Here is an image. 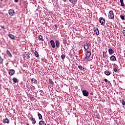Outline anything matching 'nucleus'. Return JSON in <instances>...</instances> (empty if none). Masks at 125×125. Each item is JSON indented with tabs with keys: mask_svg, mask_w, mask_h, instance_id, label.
I'll return each instance as SVG.
<instances>
[{
	"mask_svg": "<svg viewBox=\"0 0 125 125\" xmlns=\"http://www.w3.org/2000/svg\"><path fill=\"white\" fill-rule=\"evenodd\" d=\"M115 16V15H114V12L112 10H111L108 13V19H111L112 20L114 19V17Z\"/></svg>",
	"mask_w": 125,
	"mask_h": 125,
	"instance_id": "nucleus-1",
	"label": "nucleus"
},
{
	"mask_svg": "<svg viewBox=\"0 0 125 125\" xmlns=\"http://www.w3.org/2000/svg\"><path fill=\"white\" fill-rule=\"evenodd\" d=\"M24 59H29L30 58V53L28 52H24L23 54Z\"/></svg>",
	"mask_w": 125,
	"mask_h": 125,
	"instance_id": "nucleus-2",
	"label": "nucleus"
},
{
	"mask_svg": "<svg viewBox=\"0 0 125 125\" xmlns=\"http://www.w3.org/2000/svg\"><path fill=\"white\" fill-rule=\"evenodd\" d=\"M8 14L10 16H14L15 15V11L13 9H10L8 10Z\"/></svg>",
	"mask_w": 125,
	"mask_h": 125,
	"instance_id": "nucleus-3",
	"label": "nucleus"
},
{
	"mask_svg": "<svg viewBox=\"0 0 125 125\" xmlns=\"http://www.w3.org/2000/svg\"><path fill=\"white\" fill-rule=\"evenodd\" d=\"M99 22L101 24V25H105V19L103 18V17H101L99 19Z\"/></svg>",
	"mask_w": 125,
	"mask_h": 125,
	"instance_id": "nucleus-4",
	"label": "nucleus"
},
{
	"mask_svg": "<svg viewBox=\"0 0 125 125\" xmlns=\"http://www.w3.org/2000/svg\"><path fill=\"white\" fill-rule=\"evenodd\" d=\"M82 92L83 96L87 97L88 96V94H89V93L86 90H83Z\"/></svg>",
	"mask_w": 125,
	"mask_h": 125,
	"instance_id": "nucleus-5",
	"label": "nucleus"
},
{
	"mask_svg": "<svg viewBox=\"0 0 125 125\" xmlns=\"http://www.w3.org/2000/svg\"><path fill=\"white\" fill-rule=\"evenodd\" d=\"M110 61H113V62H115L116 60H117V58H116V56L114 55H112L110 58Z\"/></svg>",
	"mask_w": 125,
	"mask_h": 125,
	"instance_id": "nucleus-6",
	"label": "nucleus"
},
{
	"mask_svg": "<svg viewBox=\"0 0 125 125\" xmlns=\"http://www.w3.org/2000/svg\"><path fill=\"white\" fill-rule=\"evenodd\" d=\"M14 74H15V70H14V69H10L9 75H10V76H13Z\"/></svg>",
	"mask_w": 125,
	"mask_h": 125,
	"instance_id": "nucleus-7",
	"label": "nucleus"
},
{
	"mask_svg": "<svg viewBox=\"0 0 125 125\" xmlns=\"http://www.w3.org/2000/svg\"><path fill=\"white\" fill-rule=\"evenodd\" d=\"M50 42H51V45L52 47H53V48H55V42H54V41L51 40Z\"/></svg>",
	"mask_w": 125,
	"mask_h": 125,
	"instance_id": "nucleus-8",
	"label": "nucleus"
},
{
	"mask_svg": "<svg viewBox=\"0 0 125 125\" xmlns=\"http://www.w3.org/2000/svg\"><path fill=\"white\" fill-rule=\"evenodd\" d=\"M108 53H109V55H112V54H113L114 53V50H112V48H109L108 49Z\"/></svg>",
	"mask_w": 125,
	"mask_h": 125,
	"instance_id": "nucleus-9",
	"label": "nucleus"
},
{
	"mask_svg": "<svg viewBox=\"0 0 125 125\" xmlns=\"http://www.w3.org/2000/svg\"><path fill=\"white\" fill-rule=\"evenodd\" d=\"M3 123L9 124V120L7 119V118H5L4 119H3Z\"/></svg>",
	"mask_w": 125,
	"mask_h": 125,
	"instance_id": "nucleus-10",
	"label": "nucleus"
},
{
	"mask_svg": "<svg viewBox=\"0 0 125 125\" xmlns=\"http://www.w3.org/2000/svg\"><path fill=\"white\" fill-rule=\"evenodd\" d=\"M95 34L97 35V36H98L99 35V30H98V28H96L95 30H94Z\"/></svg>",
	"mask_w": 125,
	"mask_h": 125,
	"instance_id": "nucleus-11",
	"label": "nucleus"
},
{
	"mask_svg": "<svg viewBox=\"0 0 125 125\" xmlns=\"http://www.w3.org/2000/svg\"><path fill=\"white\" fill-rule=\"evenodd\" d=\"M8 36L11 38V40H15V37H14V35L11 34H8Z\"/></svg>",
	"mask_w": 125,
	"mask_h": 125,
	"instance_id": "nucleus-12",
	"label": "nucleus"
},
{
	"mask_svg": "<svg viewBox=\"0 0 125 125\" xmlns=\"http://www.w3.org/2000/svg\"><path fill=\"white\" fill-rule=\"evenodd\" d=\"M56 42V45L57 47H59V46H60V42H59V41L58 40H56L55 41Z\"/></svg>",
	"mask_w": 125,
	"mask_h": 125,
	"instance_id": "nucleus-13",
	"label": "nucleus"
},
{
	"mask_svg": "<svg viewBox=\"0 0 125 125\" xmlns=\"http://www.w3.org/2000/svg\"><path fill=\"white\" fill-rule=\"evenodd\" d=\"M13 82L15 83H18V82H19V80H18V79H17V78L14 77L13 78Z\"/></svg>",
	"mask_w": 125,
	"mask_h": 125,
	"instance_id": "nucleus-14",
	"label": "nucleus"
},
{
	"mask_svg": "<svg viewBox=\"0 0 125 125\" xmlns=\"http://www.w3.org/2000/svg\"><path fill=\"white\" fill-rule=\"evenodd\" d=\"M32 83H35V84H37L38 83V81H37V80L35 78H32L31 79Z\"/></svg>",
	"mask_w": 125,
	"mask_h": 125,
	"instance_id": "nucleus-15",
	"label": "nucleus"
},
{
	"mask_svg": "<svg viewBox=\"0 0 125 125\" xmlns=\"http://www.w3.org/2000/svg\"><path fill=\"white\" fill-rule=\"evenodd\" d=\"M88 58H89V57L86 55L83 61H85V62H87L89 61Z\"/></svg>",
	"mask_w": 125,
	"mask_h": 125,
	"instance_id": "nucleus-16",
	"label": "nucleus"
},
{
	"mask_svg": "<svg viewBox=\"0 0 125 125\" xmlns=\"http://www.w3.org/2000/svg\"><path fill=\"white\" fill-rule=\"evenodd\" d=\"M6 53L9 57H12V55H11V53H10V52L9 50H7Z\"/></svg>",
	"mask_w": 125,
	"mask_h": 125,
	"instance_id": "nucleus-17",
	"label": "nucleus"
},
{
	"mask_svg": "<svg viewBox=\"0 0 125 125\" xmlns=\"http://www.w3.org/2000/svg\"><path fill=\"white\" fill-rule=\"evenodd\" d=\"M90 55H91V52L90 51H87L86 56L90 57Z\"/></svg>",
	"mask_w": 125,
	"mask_h": 125,
	"instance_id": "nucleus-18",
	"label": "nucleus"
},
{
	"mask_svg": "<svg viewBox=\"0 0 125 125\" xmlns=\"http://www.w3.org/2000/svg\"><path fill=\"white\" fill-rule=\"evenodd\" d=\"M78 68L80 70V71H84V68H83V67L82 65H79Z\"/></svg>",
	"mask_w": 125,
	"mask_h": 125,
	"instance_id": "nucleus-19",
	"label": "nucleus"
},
{
	"mask_svg": "<svg viewBox=\"0 0 125 125\" xmlns=\"http://www.w3.org/2000/svg\"><path fill=\"white\" fill-rule=\"evenodd\" d=\"M88 45L87 44L85 43L84 45V48L85 50H88Z\"/></svg>",
	"mask_w": 125,
	"mask_h": 125,
	"instance_id": "nucleus-20",
	"label": "nucleus"
},
{
	"mask_svg": "<svg viewBox=\"0 0 125 125\" xmlns=\"http://www.w3.org/2000/svg\"><path fill=\"white\" fill-rule=\"evenodd\" d=\"M39 125H46V124L44 121H40L39 122Z\"/></svg>",
	"mask_w": 125,
	"mask_h": 125,
	"instance_id": "nucleus-21",
	"label": "nucleus"
},
{
	"mask_svg": "<svg viewBox=\"0 0 125 125\" xmlns=\"http://www.w3.org/2000/svg\"><path fill=\"white\" fill-rule=\"evenodd\" d=\"M70 2L73 3V4H75L76 2H77V0H69Z\"/></svg>",
	"mask_w": 125,
	"mask_h": 125,
	"instance_id": "nucleus-22",
	"label": "nucleus"
},
{
	"mask_svg": "<svg viewBox=\"0 0 125 125\" xmlns=\"http://www.w3.org/2000/svg\"><path fill=\"white\" fill-rule=\"evenodd\" d=\"M120 3L121 6H125V3H124V0H120Z\"/></svg>",
	"mask_w": 125,
	"mask_h": 125,
	"instance_id": "nucleus-23",
	"label": "nucleus"
},
{
	"mask_svg": "<svg viewBox=\"0 0 125 125\" xmlns=\"http://www.w3.org/2000/svg\"><path fill=\"white\" fill-rule=\"evenodd\" d=\"M104 74L106 75V76H110V75H111L109 71H104Z\"/></svg>",
	"mask_w": 125,
	"mask_h": 125,
	"instance_id": "nucleus-24",
	"label": "nucleus"
},
{
	"mask_svg": "<svg viewBox=\"0 0 125 125\" xmlns=\"http://www.w3.org/2000/svg\"><path fill=\"white\" fill-rule=\"evenodd\" d=\"M38 115L39 120H42V114H41L40 113H38Z\"/></svg>",
	"mask_w": 125,
	"mask_h": 125,
	"instance_id": "nucleus-25",
	"label": "nucleus"
},
{
	"mask_svg": "<svg viewBox=\"0 0 125 125\" xmlns=\"http://www.w3.org/2000/svg\"><path fill=\"white\" fill-rule=\"evenodd\" d=\"M103 53L104 58H106V57L107 56V53L105 51H103Z\"/></svg>",
	"mask_w": 125,
	"mask_h": 125,
	"instance_id": "nucleus-26",
	"label": "nucleus"
},
{
	"mask_svg": "<svg viewBox=\"0 0 125 125\" xmlns=\"http://www.w3.org/2000/svg\"><path fill=\"white\" fill-rule=\"evenodd\" d=\"M34 54H35L36 57H39L40 56V55L39 54V53H38L37 51H35L34 53Z\"/></svg>",
	"mask_w": 125,
	"mask_h": 125,
	"instance_id": "nucleus-27",
	"label": "nucleus"
},
{
	"mask_svg": "<svg viewBox=\"0 0 125 125\" xmlns=\"http://www.w3.org/2000/svg\"><path fill=\"white\" fill-rule=\"evenodd\" d=\"M31 121L33 125H35L36 124V120H35L33 118H31Z\"/></svg>",
	"mask_w": 125,
	"mask_h": 125,
	"instance_id": "nucleus-28",
	"label": "nucleus"
},
{
	"mask_svg": "<svg viewBox=\"0 0 125 125\" xmlns=\"http://www.w3.org/2000/svg\"><path fill=\"white\" fill-rule=\"evenodd\" d=\"M49 83H50L51 84H53V83H54V82H53V81H52V79H49Z\"/></svg>",
	"mask_w": 125,
	"mask_h": 125,
	"instance_id": "nucleus-29",
	"label": "nucleus"
},
{
	"mask_svg": "<svg viewBox=\"0 0 125 125\" xmlns=\"http://www.w3.org/2000/svg\"><path fill=\"white\" fill-rule=\"evenodd\" d=\"M3 62V59H2V58H1V57H0V64H2Z\"/></svg>",
	"mask_w": 125,
	"mask_h": 125,
	"instance_id": "nucleus-30",
	"label": "nucleus"
},
{
	"mask_svg": "<svg viewBox=\"0 0 125 125\" xmlns=\"http://www.w3.org/2000/svg\"><path fill=\"white\" fill-rule=\"evenodd\" d=\"M120 18L123 21H125V16L124 15H121L120 16Z\"/></svg>",
	"mask_w": 125,
	"mask_h": 125,
	"instance_id": "nucleus-31",
	"label": "nucleus"
},
{
	"mask_svg": "<svg viewBox=\"0 0 125 125\" xmlns=\"http://www.w3.org/2000/svg\"><path fill=\"white\" fill-rule=\"evenodd\" d=\"M39 39L40 40H41V41H42V42H43L44 40H43V39H42V36L40 35Z\"/></svg>",
	"mask_w": 125,
	"mask_h": 125,
	"instance_id": "nucleus-32",
	"label": "nucleus"
},
{
	"mask_svg": "<svg viewBox=\"0 0 125 125\" xmlns=\"http://www.w3.org/2000/svg\"><path fill=\"white\" fill-rule=\"evenodd\" d=\"M113 71L115 73H117L118 72V69L117 68H116V67H114Z\"/></svg>",
	"mask_w": 125,
	"mask_h": 125,
	"instance_id": "nucleus-33",
	"label": "nucleus"
},
{
	"mask_svg": "<svg viewBox=\"0 0 125 125\" xmlns=\"http://www.w3.org/2000/svg\"><path fill=\"white\" fill-rule=\"evenodd\" d=\"M65 55L64 54H62L61 55V58L62 59H65Z\"/></svg>",
	"mask_w": 125,
	"mask_h": 125,
	"instance_id": "nucleus-34",
	"label": "nucleus"
},
{
	"mask_svg": "<svg viewBox=\"0 0 125 125\" xmlns=\"http://www.w3.org/2000/svg\"><path fill=\"white\" fill-rule=\"evenodd\" d=\"M122 104L124 106H125V100H124V99L122 100Z\"/></svg>",
	"mask_w": 125,
	"mask_h": 125,
	"instance_id": "nucleus-35",
	"label": "nucleus"
},
{
	"mask_svg": "<svg viewBox=\"0 0 125 125\" xmlns=\"http://www.w3.org/2000/svg\"><path fill=\"white\" fill-rule=\"evenodd\" d=\"M97 119H100V115L99 114H98L96 115Z\"/></svg>",
	"mask_w": 125,
	"mask_h": 125,
	"instance_id": "nucleus-36",
	"label": "nucleus"
},
{
	"mask_svg": "<svg viewBox=\"0 0 125 125\" xmlns=\"http://www.w3.org/2000/svg\"><path fill=\"white\" fill-rule=\"evenodd\" d=\"M85 44H87L88 46H90L91 45V44L89 42H86Z\"/></svg>",
	"mask_w": 125,
	"mask_h": 125,
	"instance_id": "nucleus-37",
	"label": "nucleus"
},
{
	"mask_svg": "<svg viewBox=\"0 0 125 125\" xmlns=\"http://www.w3.org/2000/svg\"><path fill=\"white\" fill-rule=\"evenodd\" d=\"M104 82H105V83H108H108H110V82L108 81V80H107L106 79H104Z\"/></svg>",
	"mask_w": 125,
	"mask_h": 125,
	"instance_id": "nucleus-38",
	"label": "nucleus"
},
{
	"mask_svg": "<svg viewBox=\"0 0 125 125\" xmlns=\"http://www.w3.org/2000/svg\"><path fill=\"white\" fill-rule=\"evenodd\" d=\"M123 34L124 37H125V30H123Z\"/></svg>",
	"mask_w": 125,
	"mask_h": 125,
	"instance_id": "nucleus-39",
	"label": "nucleus"
},
{
	"mask_svg": "<svg viewBox=\"0 0 125 125\" xmlns=\"http://www.w3.org/2000/svg\"><path fill=\"white\" fill-rule=\"evenodd\" d=\"M1 29H3V30H4L5 29V28H4V26H1Z\"/></svg>",
	"mask_w": 125,
	"mask_h": 125,
	"instance_id": "nucleus-40",
	"label": "nucleus"
},
{
	"mask_svg": "<svg viewBox=\"0 0 125 125\" xmlns=\"http://www.w3.org/2000/svg\"><path fill=\"white\" fill-rule=\"evenodd\" d=\"M55 28H56V29H57V28H58V27L57 26V24H55Z\"/></svg>",
	"mask_w": 125,
	"mask_h": 125,
	"instance_id": "nucleus-41",
	"label": "nucleus"
},
{
	"mask_svg": "<svg viewBox=\"0 0 125 125\" xmlns=\"http://www.w3.org/2000/svg\"><path fill=\"white\" fill-rule=\"evenodd\" d=\"M63 43H64V44H66V43H67V41H65L63 42Z\"/></svg>",
	"mask_w": 125,
	"mask_h": 125,
	"instance_id": "nucleus-42",
	"label": "nucleus"
},
{
	"mask_svg": "<svg viewBox=\"0 0 125 125\" xmlns=\"http://www.w3.org/2000/svg\"><path fill=\"white\" fill-rule=\"evenodd\" d=\"M15 2H18V0H14Z\"/></svg>",
	"mask_w": 125,
	"mask_h": 125,
	"instance_id": "nucleus-43",
	"label": "nucleus"
},
{
	"mask_svg": "<svg viewBox=\"0 0 125 125\" xmlns=\"http://www.w3.org/2000/svg\"><path fill=\"white\" fill-rule=\"evenodd\" d=\"M90 95H93V93L91 92V93H90Z\"/></svg>",
	"mask_w": 125,
	"mask_h": 125,
	"instance_id": "nucleus-44",
	"label": "nucleus"
},
{
	"mask_svg": "<svg viewBox=\"0 0 125 125\" xmlns=\"http://www.w3.org/2000/svg\"><path fill=\"white\" fill-rule=\"evenodd\" d=\"M63 1H64V2H66V0H62Z\"/></svg>",
	"mask_w": 125,
	"mask_h": 125,
	"instance_id": "nucleus-45",
	"label": "nucleus"
},
{
	"mask_svg": "<svg viewBox=\"0 0 125 125\" xmlns=\"http://www.w3.org/2000/svg\"><path fill=\"white\" fill-rule=\"evenodd\" d=\"M26 125H29V124H26Z\"/></svg>",
	"mask_w": 125,
	"mask_h": 125,
	"instance_id": "nucleus-46",
	"label": "nucleus"
}]
</instances>
